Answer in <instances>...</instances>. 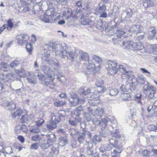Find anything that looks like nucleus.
Masks as SVG:
<instances>
[{"instance_id":"obj_1","label":"nucleus","mask_w":157,"mask_h":157,"mask_svg":"<svg viewBox=\"0 0 157 157\" xmlns=\"http://www.w3.org/2000/svg\"><path fill=\"white\" fill-rule=\"evenodd\" d=\"M113 148H116L112 152V156L113 157H116L118 154L121 152V151L120 148L118 146V141L112 139L110 140V142L107 147V150H110Z\"/></svg>"},{"instance_id":"obj_2","label":"nucleus","mask_w":157,"mask_h":157,"mask_svg":"<svg viewBox=\"0 0 157 157\" xmlns=\"http://www.w3.org/2000/svg\"><path fill=\"white\" fill-rule=\"evenodd\" d=\"M23 114L24 115L22 116L20 119L21 123H23L29 120V116L28 114V112L26 110L18 109L15 112L12 113V115L13 118H15L17 116L20 117L21 115Z\"/></svg>"},{"instance_id":"obj_3","label":"nucleus","mask_w":157,"mask_h":157,"mask_svg":"<svg viewBox=\"0 0 157 157\" xmlns=\"http://www.w3.org/2000/svg\"><path fill=\"white\" fill-rule=\"evenodd\" d=\"M117 63L116 62L108 60L106 64V67L110 75H114L118 71V69L117 68Z\"/></svg>"},{"instance_id":"obj_4","label":"nucleus","mask_w":157,"mask_h":157,"mask_svg":"<svg viewBox=\"0 0 157 157\" xmlns=\"http://www.w3.org/2000/svg\"><path fill=\"white\" fill-rule=\"evenodd\" d=\"M69 101L70 104L72 106H76L84 102V100L80 98L78 95L76 93H73L70 94Z\"/></svg>"},{"instance_id":"obj_5","label":"nucleus","mask_w":157,"mask_h":157,"mask_svg":"<svg viewBox=\"0 0 157 157\" xmlns=\"http://www.w3.org/2000/svg\"><path fill=\"white\" fill-rule=\"evenodd\" d=\"M55 76V74L51 72H48L44 78V85L46 86H48L49 85H50L52 86H49V88L51 89H54L55 85L52 82L55 79L54 77Z\"/></svg>"},{"instance_id":"obj_6","label":"nucleus","mask_w":157,"mask_h":157,"mask_svg":"<svg viewBox=\"0 0 157 157\" xmlns=\"http://www.w3.org/2000/svg\"><path fill=\"white\" fill-rule=\"evenodd\" d=\"M17 43L20 45H24L29 40V37L27 34H22L17 36Z\"/></svg>"},{"instance_id":"obj_7","label":"nucleus","mask_w":157,"mask_h":157,"mask_svg":"<svg viewBox=\"0 0 157 157\" xmlns=\"http://www.w3.org/2000/svg\"><path fill=\"white\" fill-rule=\"evenodd\" d=\"M119 69H122L124 71L122 73V79H126L127 78L128 80L129 81V80L133 78H135V77L134 75L129 74V72L125 70V68L124 67L123 65H120L119 66Z\"/></svg>"},{"instance_id":"obj_8","label":"nucleus","mask_w":157,"mask_h":157,"mask_svg":"<svg viewBox=\"0 0 157 157\" xmlns=\"http://www.w3.org/2000/svg\"><path fill=\"white\" fill-rule=\"evenodd\" d=\"M54 13L55 12L54 11H52L50 15L49 16V18L50 19H47L46 20H44V21L45 22L47 23H54L57 20H60L61 17V16L60 15H58L55 18H53L54 17Z\"/></svg>"},{"instance_id":"obj_9","label":"nucleus","mask_w":157,"mask_h":157,"mask_svg":"<svg viewBox=\"0 0 157 157\" xmlns=\"http://www.w3.org/2000/svg\"><path fill=\"white\" fill-rule=\"evenodd\" d=\"M99 12L101 13L99 17L100 18H106L107 16V14L106 12V6L103 4L101 6H100L98 8Z\"/></svg>"},{"instance_id":"obj_10","label":"nucleus","mask_w":157,"mask_h":157,"mask_svg":"<svg viewBox=\"0 0 157 157\" xmlns=\"http://www.w3.org/2000/svg\"><path fill=\"white\" fill-rule=\"evenodd\" d=\"M48 138L47 142L48 143L50 146L53 144L54 142L56 141V138L55 134H52L50 135H47Z\"/></svg>"},{"instance_id":"obj_11","label":"nucleus","mask_w":157,"mask_h":157,"mask_svg":"<svg viewBox=\"0 0 157 157\" xmlns=\"http://www.w3.org/2000/svg\"><path fill=\"white\" fill-rule=\"evenodd\" d=\"M51 121L55 122L57 124L59 123L61 121V118L60 117V114L59 113H57L54 114L52 117Z\"/></svg>"},{"instance_id":"obj_12","label":"nucleus","mask_w":157,"mask_h":157,"mask_svg":"<svg viewBox=\"0 0 157 157\" xmlns=\"http://www.w3.org/2000/svg\"><path fill=\"white\" fill-rule=\"evenodd\" d=\"M83 109L82 106L80 105L77 107L73 112V114L77 117L79 116L81 114V111H83Z\"/></svg>"},{"instance_id":"obj_13","label":"nucleus","mask_w":157,"mask_h":157,"mask_svg":"<svg viewBox=\"0 0 157 157\" xmlns=\"http://www.w3.org/2000/svg\"><path fill=\"white\" fill-rule=\"evenodd\" d=\"M101 96V95L98 92L95 91L94 94L91 95V98H92V99L90 100V101H89L90 103H91V101H97L98 100Z\"/></svg>"},{"instance_id":"obj_14","label":"nucleus","mask_w":157,"mask_h":157,"mask_svg":"<svg viewBox=\"0 0 157 157\" xmlns=\"http://www.w3.org/2000/svg\"><path fill=\"white\" fill-rule=\"evenodd\" d=\"M6 28L7 29H12L13 26L14 25L12 22V19H9L7 20ZM18 26V24H15L14 25V26L15 27Z\"/></svg>"},{"instance_id":"obj_15","label":"nucleus","mask_w":157,"mask_h":157,"mask_svg":"<svg viewBox=\"0 0 157 157\" xmlns=\"http://www.w3.org/2000/svg\"><path fill=\"white\" fill-rule=\"evenodd\" d=\"M57 125L56 124L51 121V120L50 121L49 124H47L46 126L48 130H52L56 128Z\"/></svg>"},{"instance_id":"obj_16","label":"nucleus","mask_w":157,"mask_h":157,"mask_svg":"<svg viewBox=\"0 0 157 157\" xmlns=\"http://www.w3.org/2000/svg\"><path fill=\"white\" fill-rule=\"evenodd\" d=\"M26 48L29 55H31L33 50V47L31 43L27 42L26 43Z\"/></svg>"},{"instance_id":"obj_17","label":"nucleus","mask_w":157,"mask_h":157,"mask_svg":"<svg viewBox=\"0 0 157 157\" xmlns=\"http://www.w3.org/2000/svg\"><path fill=\"white\" fill-rule=\"evenodd\" d=\"M72 14V12L71 10L69 9L67 11H65L63 12V15L64 17H66V19H68L71 17Z\"/></svg>"},{"instance_id":"obj_18","label":"nucleus","mask_w":157,"mask_h":157,"mask_svg":"<svg viewBox=\"0 0 157 157\" xmlns=\"http://www.w3.org/2000/svg\"><path fill=\"white\" fill-rule=\"evenodd\" d=\"M151 28L152 29V30L150 32L148 35V38L149 39H152L154 37L156 33V29L155 27H152Z\"/></svg>"},{"instance_id":"obj_19","label":"nucleus","mask_w":157,"mask_h":157,"mask_svg":"<svg viewBox=\"0 0 157 157\" xmlns=\"http://www.w3.org/2000/svg\"><path fill=\"white\" fill-rule=\"evenodd\" d=\"M80 59L82 61H86L89 60V56L87 53L82 52L81 54Z\"/></svg>"},{"instance_id":"obj_20","label":"nucleus","mask_w":157,"mask_h":157,"mask_svg":"<svg viewBox=\"0 0 157 157\" xmlns=\"http://www.w3.org/2000/svg\"><path fill=\"white\" fill-rule=\"evenodd\" d=\"M66 104L65 101H55L54 102V105L57 107H61Z\"/></svg>"},{"instance_id":"obj_21","label":"nucleus","mask_w":157,"mask_h":157,"mask_svg":"<svg viewBox=\"0 0 157 157\" xmlns=\"http://www.w3.org/2000/svg\"><path fill=\"white\" fill-rule=\"evenodd\" d=\"M131 42L129 41H124L123 43V45L124 48H131Z\"/></svg>"},{"instance_id":"obj_22","label":"nucleus","mask_w":157,"mask_h":157,"mask_svg":"<svg viewBox=\"0 0 157 157\" xmlns=\"http://www.w3.org/2000/svg\"><path fill=\"white\" fill-rule=\"evenodd\" d=\"M67 56V58L70 60H73L74 58L75 53L73 51H70L69 52H66Z\"/></svg>"},{"instance_id":"obj_23","label":"nucleus","mask_w":157,"mask_h":157,"mask_svg":"<svg viewBox=\"0 0 157 157\" xmlns=\"http://www.w3.org/2000/svg\"><path fill=\"white\" fill-rule=\"evenodd\" d=\"M12 75L11 73H8V74L5 75L2 73L0 74V80H5L7 78L8 76H11Z\"/></svg>"},{"instance_id":"obj_24","label":"nucleus","mask_w":157,"mask_h":157,"mask_svg":"<svg viewBox=\"0 0 157 157\" xmlns=\"http://www.w3.org/2000/svg\"><path fill=\"white\" fill-rule=\"evenodd\" d=\"M107 90L106 88L103 86L97 88V90L96 91L98 92L99 94H101L104 93Z\"/></svg>"},{"instance_id":"obj_25","label":"nucleus","mask_w":157,"mask_h":157,"mask_svg":"<svg viewBox=\"0 0 157 157\" xmlns=\"http://www.w3.org/2000/svg\"><path fill=\"white\" fill-rule=\"evenodd\" d=\"M92 21L90 19H83L81 22V24L83 25H90V24L92 23Z\"/></svg>"},{"instance_id":"obj_26","label":"nucleus","mask_w":157,"mask_h":157,"mask_svg":"<svg viewBox=\"0 0 157 157\" xmlns=\"http://www.w3.org/2000/svg\"><path fill=\"white\" fill-rule=\"evenodd\" d=\"M96 67L95 64L93 63H89L87 67V70L90 71H93L95 69Z\"/></svg>"},{"instance_id":"obj_27","label":"nucleus","mask_w":157,"mask_h":157,"mask_svg":"<svg viewBox=\"0 0 157 157\" xmlns=\"http://www.w3.org/2000/svg\"><path fill=\"white\" fill-rule=\"evenodd\" d=\"M44 121L43 119L41 118H39L38 120L36 121V125L38 127H40L44 123Z\"/></svg>"},{"instance_id":"obj_28","label":"nucleus","mask_w":157,"mask_h":157,"mask_svg":"<svg viewBox=\"0 0 157 157\" xmlns=\"http://www.w3.org/2000/svg\"><path fill=\"white\" fill-rule=\"evenodd\" d=\"M137 83L139 85L143 84L145 83V81L144 78L141 77H138L136 78Z\"/></svg>"},{"instance_id":"obj_29","label":"nucleus","mask_w":157,"mask_h":157,"mask_svg":"<svg viewBox=\"0 0 157 157\" xmlns=\"http://www.w3.org/2000/svg\"><path fill=\"white\" fill-rule=\"evenodd\" d=\"M39 146V143H35L32 144L30 146V149L32 150H37Z\"/></svg>"},{"instance_id":"obj_30","label":"nucleus","mask_w":157,"mask_h":157,"mask_svg":"<svg viewBox=\"0 0 157 157\" xmlns=\"http://www.w3.org/2000/svg\"><path fill=\"white\" fill-rule=\"evenodd\" d=\"M155 89L154 86L148 85H145L144 88V90L146 91H148L150 90H151Z\"/></svg>"},{"instance_id":"obj_31","label":"nucleus","mask_w":157,"mask_h":157,"mask_svg":"<svg viewBox=\"0 0 157 157\" xmlns=\"http://www.w3.org/2000/svg\"><path fill=\"white\" fill-rule=\"evenodd\" d=\"M156 90L155 89L151 90L148 96V98L149 99H151L153 98L154 95L156 93Z\"/></svg>"},{"instance_id":"obj_32","label":"nucleus","mask_w":157,"mask_h":157,"mask_svg":"<svg viewBox=\"0 0 157 157\" xmlns=\"http://www.w3.org/2000/svg\"><path fill=\"white\" fill-rule=\"evenodd\" d=\"M93 59L98 63H100L101 62V59L99 57L97 56L94 55L93 57Z\"/></svg>"},{"instance_id":"obj_33","label":"nucleus","mask_w":157,"mask_h":157,"mask_svg":"<svg viewBox=\"0 0 157 157\" xmlns=\"http://www.w3.org/2000/svg\"><path fill=\"white\" fill-rule=\"evenodd\" d=\"M7 65L6 63L3 62H1L0 63V70H2L3 69L7 68Z\"/></svg>"},{"instance_id":"obj_34","label":"nucleus","mask_w":157,"mask_h":157,"mask_svg":"<svg viewBox=\"0 0 157 157\" xmlns=\"http://www.w3.org/2000/svg\"><path fill=\"white\" fill-rule=\"evenodd\" d=\"M110 94L113 96H116L118 94V91L117 89H112L110 92Z\"/></svg>"},{"instance_id":"obj_35","label":"nucleus","mask_w":157,"mask_h":157,"mask_svg":"<svg viewBox=\"0 0 157 157\" xmlns=\"http://www.w3.org/2000/svg\"><path fill=\"white\" fill-rule=\"evenodd\" d=\"M148 128L151 131L155 132H157V126L153 124L149 126Z\"/></svg>"},{"instance_id":"obj_36","label":"nucleus","mask_w":157,"mask_h":157,"mask_svg":"<svg viewBox=\"0 0 157 157\" xmlns=\"http://www.w3.org/2000/svg\"><path fill=\"white\" fill-rule=\"evenodd\" d=\"M36 40V38L35 35L32 34L31 36V38H29V41L31 43H34Z\"/></svg>"},{"instance_id":"obj_37","label":"nucleus","mask_w":157,"mask_h":157,"mask_svg":"<svg viewBox=\"0 0 157 157\" xmlns=\"http://www.w3.org/2000/svg\"><path fill=\"white\" fill-rule=\"evenodd\" d=\"M19 63V62L18 61L15 60L12 61L10 63V65L11 67H13L17 66Z\"/></svg>"},{"instance_id":"obj_38","label":"nucleus","mask_w":157,"mask_h":157,"mask_svg":"<svg viewBox=\"0 0 157 157\" xmlns=\"http://www.w3.org/2000/svg\"><path fill=\"white\" fill-rule=\"evenodd\" d=\"M144 48V46L140 42H138V44L136 49V50H140Z\"/></svg>"},{"instance_id":"obj_39","label":"nucleus","mask_w":157,"mask_h":157,"mask_svg":"<svg viewBox=\"0 0 157 157\" xmlns=\"http://www.w3.org/2000/svg\"><path fill=\"white\" fill-rule=\"evenodd\" d=\"M31 139L32 140L34 141H40V136L38 135H35L32 136Z\"/></svg>"},{"instance_id":"obj_40","label":"nucleus","mask_w":157,"mask_h":157,"mask_svg":"<svg viewBox=\"0 0 157 157\" xmlns=\"http://www.w3.org/2000/svg\"><path fill=\"white\" fill-rule=\"evenodd\" d=\"M40 147L42 149H45L49 147L50 146L48 144V143L47 142L46 143H42L40 146Z\"/></svg>"},{"instance_id":"obj_41","label":"nucleus","mask_w":157,"mask_h":157,"mask_svg":"<svg viewBox=\"0 0 157 157\" xmlns=\"http://www.w3.org/2000/svg\"><path fill=\"white\" fill-rule=\"evenodd\" d=\"M48 49H49L50 48H51L52 50L53 51L55 49L56 45L55 43H52L50 44L48 46Z\"/></svg>"},{"instance_id":"obj_42","label":"nucleus","mask_w":157,"mask_h":157,"mask_svg":"<svg viewBox=\"0 0 157 157\" xmlns=\"http://www.w3.org/2000/svg\"><path fill=\"white\" fill-rule=\"evenodd\" d=\"M82 94L85 95H88L91 93V90L89 88L87 89L86 90H82Z\"/></svg>"},{"instance_id":"obj_43","label":"nucleus","mask_w":157,"mask_h":157,"mask_svg":"<svg viewBox=\"0 0 157 157\" xmlns=\"http://www.w3.org/2000/svg\"><path fill=\"white\" fill-rule=\"evenodd\" d=\"M85 134L84 133L82 134V135H79L78 138V140L80 143H81L84 140Z\"/></svg>"},{"instance_id":"obj_44","label":"nucleus","mask_w":157,"mask_h":157,"mask_svg":"<svg viewBox=\"0 0 157 157\" xmlns=\"http://www.w3.org/2000/svg\"><path fill=\"white\" fill-rule=\"evenodd\" d=\"M121 95L123 98L125 100H128L130 97L129 94L126 93H123Z\"/></svg>"},{"instance_id":"obj_45","label":"nucleus","mask_w":157,"mask_h":157,"mask_svg":"<svg viewBox=\"0 0 157 157\" xmlns=\"http://www.w3.org/2000/svg\"><path fill=\"white\" fill-rule=\"evenodd\" d=\"M32 76H31L30 75H29L27 78V79L29 82L31 84H33L35 83V81L33 80Z\"/></svg>"},{"instance_id":"obj_46","label":"nucleus","mask_w":157,"mask_h":157,"mask_svg":"<svg viewBox=\"0 0 157 157\" xmlns=\"http://www.w3.org/2000/svg\"><path fill=\"white\" fill-rule=\"evenodd\" d=\"M137 44L138 42H135L132 43L131 42V48H132L133 49L136 50Z\"/></svg>"},{"instance_id":"obj_47","label":"nucleus","mask_w":157,"mask_h":157,"mask_svg":"<svg viewBox=\"0 0 157 157\" xmlns=\"http://www.w3.org/2000/svg\"><path fill=\"white\" fill-rule=\"evenodd\" d=\"M30 132H31L37 133L39 132L40 130L38 128H34L31 130Z\"/></svg>"},{"instance_id":"obj_48","label":"nucleus","mask_w":157,"mask_h":157,"mask_svg":"<svg viewBox=\"0 0 157 157\" xmlns=\"http://www.w3.org/2000/svg\"><path fill=\"white\" fill-rule=\"evenodd\" d=\"M104 82L102 81L101 82L98 81L96 83V85L97 87L102 86L104 85Z\"/></svg>"},{"instance_id":"obj_49","label":"nucleus","mask_w":157,"mask_h":157,"mask_svg":"<svg viewBox=\"0 0 157 157\" xmlns=\"http://www.w3.org/2000/svg\"><path fill=\"white\" fill-rule=\"evenodd\" d=\"M17 138L22 143H23L25 142L24 138L21 136H18Z\"/></svg>"},{"instance_id":"obj_50","label":"nucleus","mask_w":157,"mask_h":157,"mask_svg":"<svg viewBox=\"0 0 157 157\" xmlns=\"http://www.w3.org/2000/svg\"><path fill=\"white\" fill-rule=\"evenodd\" d=\"M37 76L40 80H42L45 78L44 76L41 73H39Z\"/></svg>"},{"instance_id":"obj_51","label":"nucleus","mask_w":157,"mask_h":157,"mask_svg":"<svg viewBox=\"0 0 157 157\" xmlns=\"http://www.w3.org/2000/svg\"><path fill=\"white\" fill-rule=\"evenodd\" d=\"M20 130L22 131L23 132H25L26 131L27 129L26 128V126L22 124L21 127L20 128Z\"/></svg>"},{"instance_id":"obj_52","label":"nucleus","mask_w":157,"mask_h":157,"mask_svg":"<svg viewBox=\"0 0 157 157\" xmlns=\"http://www.w3.org/2000/svg\"><path fill=\"white\" fill-rule=\"evenodd\" d=\"M6 24L3 25L2 27L0 28V34L2 33L4 30L6 28Z\"/></svg>"},{"instance_id":"obj_53","label":"nucleus","mask_w":157,"mask_h":157,"mask_svg":"<svg viewBox=\"0 0 157 157\" xmlns=\"http://www.w3.org/2000/svg\"><path fill=\"white\" fill-rule=\"evenodd\" d=\"M82 1H79L77 2L76 3V5L79 8H81L82 7Z\"/></svg>"},{"instance_id":"obj_54","label":"nucleus","mask_w":157,"mask_h":157,"mask_svg":"<svg viewBox=\"0 0 157 157\" xmlns=\"http://www.w3.org/2000/svg\"><path fill=\"white\" fill-rule=\"evenodd\" d=\"M59 97L62 98H66L67 97V96L65 93H63L59 95Z\"/></svg>"},{"instance_id":"obj_55","label":"nucleus","mask_w":157,"mask_h":157,"mask_svg":"<svg viewBox=\"0 0 157 157\" xmlns=\"http://www.w3.org/2000/svg\"><path fill=\"white\" fill-rule=\"evenodd\" d=\"M143 73H147L149 74H150V73L146 69L144 68H141L140 69Z\"/></svg>"},{"instance_id":"obj_56","label":"nucleus","mask_w":157,"mask_h":157,"mask_svg":"<svg viewBox=\"0 0 157 157\" xmlns=\"http://www.w3.org/2000/svg\"><path fill=\"white\" fill-rule=\"evenodd\" d=\"M102 121L105 124H106L108 122V120L106 118H104L102 119Z\"/></svg>"},{"instance_id":"obj_57","label":"nucleus","mask_w":157,"mask_h":157,"mask_svg":"<svg viewBox=\"0 0 157 157\" xmlns=\"http://www.w3.org/2000/svg\"><path fill=\"white\" fill-rule=\"evenodd\" d=\"M65 21L63 20H61L58 22V24L59 25H62L65 24Z\"/></svg>"},{"instance_id":"obj_58","label":"nucleus","mask_w":157,"mask_h":157,"mask_svg":"<svg viewBox=\"0 0 157 157\" xmlns=\"http://www.w3.org/2000/svg\"><path fill=\"white\" fill-rule=\"evenodd\" d=\"M142 95L141 94H137L136 95V98L138 99H140L142 98Z\"/></svg>"},{"instance_id":"obj_59","label":"nucleus","mask_w":157,"mask_h":157,"mask_svg":"<svg viewBox=\"0 0 157 157\" xmlns=\"http://www.w3.org/2000/svg\"><path fill=\"white\" fill-rule=\"evenodd\" d=\"M69 123L71 125H72L73 126H75L76 125V123L75 122V121H73L69 120Z\"/></svg>"},{"instance_id":"obj_60","label":"nucleus","mask_w":157,"mask_h":157,"mask_svg":"<svg viewBox=\"0 0 157 157\" xmlns=\"http://www.w3.org/2000/svg\"><path fill=\"white\" fill-rule=\"evenodd\" d=\"M71 17H72L73 19L74 20H76L78 18L77 16L76 15H73L72 14V15H71Z\"/></svg>"},{"instance_id":"obj_61","label":"nucleus","mask_w":157,"mask_h":157,"mask_svg":"<svg viewBox=\"0 0 157 157\" xmlns=\"http://www.w3.org/2000/svg\"><path fill=\"white\" fill-rule=\"evenodd\" d=\"M12 75V76H8L7 78L6 79V80L7 81H8L9 80H11V78L13 77V74L11 73Z\"/></svg>"},{"instance_id":"obj_62","label":"nucleus","mask_w":157,"mask_h":157,"mask_svg":"<svg viewBox=\"0 0 157 157\" xmlns=\"http://www.w3.org/2000/svg\"><path fill=\"white\" fill-rule=\"evenodd\" d=\"M4 88L3 85L1 82H0V90H2Z\"/></svg>"},{"instance_id":"obj_63","label":"nucleus","mask_w":157,"mask_h":157,"mask_svg":"<svg viewBox=\"0 0 157 157\" xmlns=\"http://www.w3.org/2000/svg\"><path fill=\"white\" fill-rule=\"evenodd\" d=\"M152 151L153 152L154 154L157 155V149H153Z\"/></svg>"},{"instance_id":"obj_64","label":"nucleus","mask_w":157,"mask_h":157,"mask_svg":"<svg viewBox=\"0 0 157 157\" xmlns=\"http://www.w3.org/2000/svg\"><path fill=\"white\" fill-rule=\"evenodd\" d=\"M29 8L27 7H25L24 8L23 10L25 11H29Z\"/></svg>"}]
</instances>
